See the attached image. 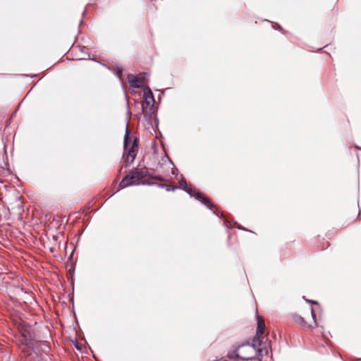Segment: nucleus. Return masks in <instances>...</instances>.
I'll return each instance as SVG.
<instances>
[{
	"mask_svg": "<svg viewBox=\"0 0 361 361\" xmlns=\"http://www.w3.org/2000/svg\"><path fill=\"white\" fill-rule=\"evenodd\" d=\"M124 152L123 158L126 161V166L130 165L134 161L137 151V138H133L126 126V134L123 140Z\"/></svg>",
	"mask_w": 361,
	"mask_h": 361,
	"instance_id": "f257e3e1",
	"label": "nucleus"
},
{
	"mask_svg": "<svg viewBox=\"0 0 361 361\" xmlns=\"http://www.w3.org/2000/svg\"><path fill=\"white\" fill-rule=\"evenodd\" d=\"M149 176V174L146 169H135L130 171L128 174H127L119 183V186L121 188H124L130 185H153L154 183H150L148 181H142L139 182L138 180L147 177Z\"/></svg>",
	"mask_w": 361,
	"mask_h": 361,
	"instance_id": "f03ea898",
	"label": "nucleus"
},
{
	"mask_svg": "<svg viewBox=\"0 0 361 361\" xmlns=\"http://www.w3.org/2000/svg\"><path fill=\"white\" fill-rule=\"evenodd\" d=\"M257 342H253L250 344L249 342L243 343L238 345L239 353L240 354V360L243 361H248L254 359L257 355V352H260L261 350L257 348Z\"/></svg>",
	"mask_w": 361,
	"mask_h": 361,
	"instance_id": "7ed1b4c3",
	"label": "nucleus"
},
{
	"mask_svg": "<svg viewBox=\"0 0 361 361\" xmlns=\"http://www.w3.org/2000/svg\"><path fill=\"white\" fill-rule=\"evenodd\" d=\"M179 184L180 187H182L190 197H193L196 200H200L203 204L207 206L209 209H212V208L214 207V204L208 198L204 197V195L200 192L196 190L190 185H188L187 184L186 180L184 178H182L181 180H179Z\"/></svg>",
	"mask_w": 361,
	"mask_h": 361,
	"instance_id": "20e7f679",
	"label": "nucleus"
},
{
	"mask_svg": "<svg viewBox=\"0 0 361 361\" xmlns=\"http://www.w3.org/2000/svg\"><path fill=\"white\" fill-rule=\"evenodd\" d=\"M264 328L265 325L264 321L258 319L256 336L253 338V342H257L258 345H261L262 341L259 338L264 334Z\"/></svg>",
	"mask_w": 361,
	"mask_h": 361,
	"instance_id": "39448f33",
	"label": "nucleus"
},
{
	"mask_svg": "<svg viewBox=\"0 0 361 361\" xmlns=\"http://www.w3.org/2000/svg\"><path fill=\"white\" fill-rule=\"evenodd\" d=\"M143 97L145 99V104L147 106H152L154 103V98L153 94L149 87H146L143 90Z\"/></svg>",
	"mask_w": 361,
	"mask_h": 361,
	"instance_id": "423d86ee",
	"label": "nucleus"
},
{
	"mask_svg": "<svg viewBox=\"0 0 361 361\" xmlns=\"http://www.w3.org/2000/svg\"><path fill=\"white\" fill-rule=\"evenodd\" d=\"M128 82L133 88H140L141 87V78L139 75L130 74L128 76Z\"/></svg>",
	"mask_w": 361,
	"mask_h": 361,
	"instance_id": "0eeeda50",
	"label": "nucleus"
},
{
	"mask_svg": "<svg viewBox=\"0 0 361 361\" xmlns=\"http://www.w3.org/2000/svg\"><path fill=\"white\" fill-rule=\"evenodd\" d=\"M238 345H233L228 350L226 357L231 360L240 359V354Z\"/></svg>",
	"mask_w": 361,
	"mask_h": 361,
	"instance_id": "6e6552de",
	"label": "nucleus"
},
{
	"mask_svg": "<svg viewBox=\"0 0 361 361\" xmlns=\"http://www.w3.org/2000/svg\"><path fill=\"white\" fill-rule=\"evenodd\" d=\"M159 185L160 187L165 188L167 191H171V190L173 191L177 188V187H176V186H171V185H165V184H159Z\"/></svg>",
	"mask_w": 361,
	"mask_h": 361,
	"instance_id": "1a4fd4ad",
	"label": "nucleus"
},
{
	"mask_svg": "<svg viewBox=\"0 0 361 361\" xmlns=\"http://www.w3.org/2000/svg\"><path fill=\"white\" fill-rule=\"evenodd\" d=\"M141 82L147 81L149 79V75L147 73H142L140 74Z\"/></svg>",
	"mask_w": 361,
	"mask_h": 361,
	"instance_id": "9d476101",
	"label": "nucleus"
},
{
	"mask_svg": "<svg viewBox=\"0 0 361 361\" xmlns=\"http://www.w3.org/2000/svg\"><path fill=\"white\" fill-rule=\"evenodd\" d=\"M295 322L298 324H302V325H305V322L304 321V319L300 317V316H297L295 319Z\"/></svg>",
	"mask_w": 361,
	"mask_h": 361,
	"instance_id": "9b49d317",
	"label": "nucleus"
},
{
	"mask_svg": "<svg viewBox=\"0 0 361 361\" xmlns=\"http://www.w3.org/2000/svg\"><path fill=\"white\" fill-rule=\"evenodd\" d=\"M311 314H312V319L315 321V314H314L313 308H311Z\"/></svg>",
	"mask_w": 361,
	"mask_h": 361,
	"instance_id": "f8f14e48",
	"label": "nucleus"
},
{
	"mask_svg": "<svg viewBox=\"0 0 361 361\" xmlns=\"http://www.w3.org/2000/svg\"><path fill=\"white\" fill-rule=\"evenodd\" d=\"M122 75V69L121 68H118V76L119 78H121Z\"/></svg>",
	"mask_w": 361,
	"mask_h": 361,
	"instance_id": "ddd939ff",
	"label": "nucleus"
},
{
	"mask_svg": "<svg viewBox=\"0 0 361 361\" xmlns=\"http://www.w3.org/2000/svg\"><path fill=\"white\" fill-rule=\"evenodd\" d=\"M142 114H143L144 115L146 114V112H145V104H142Z\"/></svg>",
	"mask_w": 361,
	"mask_h": 361,
	"instance_id": "4468645a",
	"label": "nucleus"
},
{
	"mask_svg": "<svg viewBox=\"0 0 361 361\" xmlns=\"http://www.w3.org/2000/svg\"><path fill=\"white\" fill-rule=\"evenodd\" d=\"M80 50L81 51V52L85 53V50H86V47H80Z\"/></svg>",
	"mask_w": 361,
	"mask_h": 361,
	"instance_id": "2eb2a0df",
	"label": "nucleus"
},
{
	"mask_svg": "<svg viewBox=\"0 0 361 361\" xmlns=\"http://www.w3.org/2000/svg\"><path fill=\"white\" fill-rule=\"evenodd\" d=\"M307 302L312 304H317V302L314 300H307Z\"/></svg>",
	"mask_w": 361,
	"mask_h": 361,
	"instance_id": "dca6fc26",
	"label": "nucleus"
},
{
	"mask_svg": "<svg viewBox=\"0 0 361 361\" xmlns=\"http://www.w3.org/2000/svg\"><path fill=\"white\" fill-rule=\"evenodd\" d=\"M276 26L277 27V28L280 30H283L282 27L279 25V24H276Z\"/></svg>",
	"mask_w": 361,
	"mask_h": 361,
	"instance_id": "f3484780",
	"label": "nucleus"
},
{
	"mask_svg": "<svg viewBox=\"0 0 361 361\" xmlns=\"http://www.w3.org/2000/svg\"><path fill=\"white\" fill-rule=\"evenodd\" d=\"M154 179H157V180H162V178L160 177V176H157V177H154Z\"/></svg>",
	"mask_w": 361,
	"mask_h": 361,
	"instance_id": "a211bd4d",
	"label": "nucleus"
},
{
	"mask_svg": "<svg viewBox=\"0 0 361 361\" xmlns=\"http://www.w3.org/2000/svg\"><path fill=\"white\" fill-rule=\"evenodd\" d=\"M80 59H90V54H87V58L82 57Z\"/></svg>",
	"mask_w": 361,
	"mask_h": 361,
	"instance_id": "6ab92c4d",
	"label": "nucleus"
}]
</instances>
